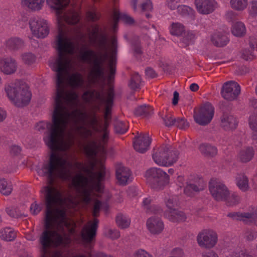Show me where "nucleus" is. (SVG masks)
I'll list each match as a JSON object with an SVG mask.
<instances>
[{"mask_svg": "<svg viewBox=\"0 0 257 257\" xmlns=\"http://www.w3.org/2000/svg\"><path fill=\"white\" fill-rule=\"evenodd\" d=\"M76 195L68 194L64 197L61 191H45L47 202L45 228L40 236L41 257H62L60 251L51 254L50 248L65 247L71 242L70 234L75 232V224L66 216L65 207L75 208L84 207L91 201L94 202L93 215H98L100 209L107 210L108 205L102 204L95 199V196L101 197L102 191H75ZM72 257H86L83 254H76Z\"/></svg>", "mask_w": 257, "mask_h": 257, "instance_id": "obj_1", "label": "nucleus"}, {"mask_svg": "<svg viewBox=\"0 0 257 257\" xmlns=\"http://www.w3.org/2000/svg\"><path fill=\"white\" fill-rule=\"evenodd\" d=\"M49 8L56 13L59 34L56 43L59 56L51 64V67L56 72L57 91L55 101H79L78 94L74 90L68 91L65 84L73 88H83L84 79L78 72L71 75L74 70L71 55L75 51V42L66 27V24H75L79 20V14L75 11H64L70 0H46Z\"/></svg>", "mask_w": 257, "mask_h": 257, "instance_id": "obj_2", "label": "nucleus"}, {"mask_svg": "<svg viewBox=\"0 0 257 257\" xmlns=\"http://www.w3.org/2000/svg\"><path fill=\"white\" fill-rule=\"evenodd\" d=\"M90 45L95 47V52L88 48L85 40H82V46L79 53V58L82 62L92 64V68L88 76L89 85L98 84L101 86L103 82V63L108 61L109 65V79L111 80L115 72L117 40L115 37L106 40V37L99 34L98 27L95 26L88 36Z\"/></svg>", "mask_w": 257, "mask_h": 257, "instance_id": "obj_3", "label": "nucleus"}, {"mask_svg": "<svg viewBox=\"0 0 257 257\" xmlns=\"http://www.w3.org/2000/svg\"><path fill=\"white\" fill-rule=\"evenodd\" d=\"M5 90L9 99L16 106L22 107L31 100L32 94L28 85L20 81L7 84Z\"/></svg>", "mask_w": 257, "mask_h": 257, "instance_id": "obj_4", "label": "nucleus"}, {"mask_svg": "<svg viewBox=\"0 0 257 257\" xmlns=\"http://www.w3.org/2000/svg\"><path fill=\"white\" fill-rule=\"evenodd\" d=\"M113 92L110 90L107 94L102 89L99 90H88L84 92L82 99L86 102L91 103L94 107L99 109L101 106L105 107L104 116L106 121L109 118L112 105Z\"/></svg>", "mask_w": 257, "mask_h": 257, "instance_id": "obj_5", "label": "nucleus"}, {"mask_svg": "<svg viewBox=\"0 0 257 257\" xmlns=\"http://www.w3.org/2000/svg\"><path fill=\"white\" fill-rule=\"evenodd\" d=\"M178 153L170 151V146L164 145L154 150L152 158L156 164L168 167L175 163L178 159Z\"/></svg>", "mask_w": 257, "mask_h": 257, "instance_id": "obj_6", "label": "nucleus"}, {"mask_svg": "<svg viewBox=\"0 0 257 257\" xmlns=\"http://www.w3.org/2000/svg\"><path fill=\"white\" fill-rule=\"evenodd\" d=\"M148 183L151 188L156 190L163 189L169 182V176L161 169L152 168L146 173Z\"/></svg>", "mask_w": 257, "mask_h": 257, "instance_id": "obj_7", "label": "nucleus"}, {"mask_svg": "<svg viewBox=\"0 0 257 257\" xmlns=\"http://www.w3.org/2000/svg\"><path fill=\"white\" fill-rule=\"evenodd\" d=\"M196 241L199 246L211 249L217 243L218 235L211 229H205L200 231L196 236Z\"/></svg>", "mask_w": 257, "mask_h": 257, "instance_id": "obj_8", "label": "nucleus"}, {"mask_svg": "<svg viewBox=\"0 0 257 257\" xmlns=\"http://www.w3.org/2000/svg\"><path fill=\"white\" fill-rule=\"evenodd\" d=\"M209 190L212 197L217 201H223L229 190L223 182L215 179L209 182Z\"/></svg>", "mask_w": 257, "mask_h": 257, "instance_id": "obj_9", "label": "nucleus"}, {"mask_svg": "<svg viewBox=\"0 0 257 257\" xmlns=\"http://www.w3.org/2000/svg\"><path fill=\"white\" fill-rule=\"evenodd\" d=\"M29 27L32 35L38 38H44L49 33L48 22L41 18H34L30 20Z\"/></svg>", "mask_w": 257, "mask_h": 257, "instance_id": "obj_10", "label": "nucleus"}, {"mask_svg": "<svg viewBox=\"0 0 257 257\" xmlns=\"http://www.w3.org/2000/svg\"><path fill=\"white\" fill-rule=\"evenodd\" d=\"M149 211L154 214L163 213L165 217L173 222H182L186 220L187 215L183 211L174 209L172 212H163L161 207L157 205H151Z\"/></svg>", "mask_w": 257, "mask_h": 257, "instance_id": "obj_11", "label": "nucleus"}, {"mask_svg": "<svg viewBox=\"0 0 257 257\" xmlns=\"http://www.w3.org/2000/svg\"><path fill=\"white\" fill-rule=\"evenodd\" d=\"M214 115V108L210 104H207L201 107L198 111L194 114L195 121L200 125H205L210 122Z\"/></svg>", "mask_w": 257, "mask_h": 257, "instance_id": "obj_12", "label": "nucleus"}, {"mask_svg": "<svg viewBox=\"0 0 257 257\" xmlns=\"http://www.w3.org/2000/svg\"><path fill=\"white\" fill-rule=\"evenodd\" d=\"M98 220L94 219L89 221L83 227L81 232L82 242L85 244H90L96 235Z\"/></svg>", "mask_w": 257, "mask_h": 257, "instance_id": "obj_13", "label": "nucleus"}, {"mask_svg": "<svg viewBox=\"0 0 257 257\" xmlns=\"http://www.w3.org/2000/svg\"><path fill=\"white\" fill-rule=\"evenodd\" d=\"M240 92V86L234 81H229L224 83L221 91L222 97L228 100L235 99L238 96Z\"/></svg>", "mask_w": 257, "mask_h": 257, "instance_id": "obj_14", "label": "nucleus"}, {"mask_svg": "<svg viewBox=\"0 0 257 257\" xmlns=\"http://www.w3.org/2000/svg\"><path fill=\"white\" fill-rule=\"evenodd\" d=\"M194 5L197 12L202 15L210 14L217 7L215 0H194Z\"/></svg>", "mask_w": 257, "mask_h": 257, "instance_id": "obj_15", "label": "nucleus"}, {"mask_svg": "<svg viewBox=\"0 0 257 257\" xmlns=\"http://www.w3.org/2000/svg\"><path fill=\"white\" fill-rule=\"evenodd\" d=\"M18 69L16 60L12 57L0 58V71L5 75L15 73Z\"/></svg>", "mask_w": 257, "mask_h": 257, "instance_id": "obj_16", "label": "nucleus"}, {"mask_svg": "<svg viewBox=\"0 0 257 257\" xmlns=\"http://www.w3.org/2000/svg\"><path fill=\"white\" fill-rule=\"evenodd\" d=\"M146 225L149 232L153 234L160 233L164 228V223L159 217H150L148 219Z\"/></svg>", "mask_w": 257, "mask_h": 257, "instance_id": "obj_17", "label": "nucleus"}, {"mask_svg": "<svg viewBox=\"0 0 257 257\" xmlns=\"http://www.w3.org/2000/svg\"><path fill=\"white\" fill-rule=\"evenodd\" d=\"M151 144V140L148 134L142 135L136 138L134 142L135 150L141 153L147 151Z\"/></svg>", "mask_w": 257, "mask_h": 257, "instance_id": "obj_18", "label": "nucleus"}, {"mask_svg": "<svg viewBox=\"0 0 257 257\" xmlns=\"http://www.w3.org/2000/svg\"><path fill=\"white\" fill-rule=\"evenodd\" d=\"M228 216L233 219L246 221L248 220L253 221L257 219V207L251 208L249 212H233L230 213Z\"/></svg>", "mask_w": 257, "mask_h": 257, "instance_id": "obj_19", "label": "nucleus"}, {"mask_svg": "<svg viewBox=\"0 0 257 257\" xmlns=\"http://www.w3.org/2000/svg\"><path fill=\"white\" fill-rule=\"evenodd\" d=\"M116 178L119 184H126L131 179V173L130 169L122 166L118 167L116 171Z\"/></svg>", "mask_w": 257, "mask_h": 257, "instance_id": "obj_20", "label": "nucleus"}, {"mask_svg": "<svg viewBox=\"0 0 257 257\" xmlns=\"http://www.w3.org/2000/svg\"><path fill=\"white\" fill-rule=\"evenodd\" d=\"M5 47L11 51H16L21 49L24 46L23 40L18 37H11L4 42Z\"/></svg>", "mask_w": 257, "mask_h": 257, "instance_id": "obj_21", "label": "nucleus"}, {"mask_svg": "<svg viewBox=\"0 0 257 257\" xmlns=\"http://www.w3.org/2000/svg\"><path fill=\"white\" fill-rule=\"evenodd\" d=\"M45 0H21L22 5L28 10L37 12L42 9Z\"/></svg>", "mask_w": 257, "mask_h": 257, "instance_id": "obj_22", "label": "nucleus"}, {"mask_svg": "<svg viewBox=\"0 0 257 257\" xmlns=\"http://www.w3.org/2000/svg\"><path fill=\"white\" fill-rule=\"evenodd\" d=\"M236 186L242 192H246L249 189L248 179L244 174H237L235 178Z\"/></svg>", "mask_w": 257, "mask_h": 257, "instance_id": "obj_23", "label": "nucleus"}, {"mask_svg": "<svg viewBox=\"0 0 257 257\" xmlns=\"http://www.w3.org/2000/svg\"><path fill=\"white\" fill-rule=\"evenodd\" d=\"M237 124L236 119L231 115L224 114L221 118V125L225 130H233Z\"/></svg>", "mask_w": 257, "mask_h": 257, "instance_id": "obj_24", "label": "nucleus"}, {"mask_svg": "<svg viewBox=\"0 0 257 257\" xmlns=\"http://www.w3.org/2000/svg\"><path fill=\"white\" fill-rule=\"evenodd\" d=\"M17 236V232L11 227H4L0 229V239L6 241H12Z\"/></svg>", "mask_w": 257, "mask_h": 257, "instance_id": "obj_25", "label": "nucleus"}, {"mask_svg": "<svg viewBox=\"0 0 257 257\" xmlns=\"http://www.w3.org/2000/svg\"><path fill=\"white\" fill-rule=\"evenodd\" d=\"M131 4L135 11L137 10L139 7H140L143 11H150L153 9L150 0H132Z\"/></svg>", "mask_w": 257, "mask_h": 257, "instance_id": "obj_26", "label": "nucleus"}, {"mask_svg": "<svg viewBox=\"0 0 257 257\" xmlns=\"http://www.w3.org/2000/svg\"><path fill=\"white\" fill-rule=\"evenodd\" d=\"M211 41L217 47L226 45L228 41L227 36L220 32H215L211 36Z\"/></svg>", "mask_w": 257, "mask_h": 257, "instance_id": "obj_27", "label": "nucleus"}, {"mask_svg": "<svg viewBox=\"0 0 257 257\" xmlns=\"http://www.w3.org/2000/svg\"><path fill=\"white\" fill-rule=\"evenodd\" d=\"M164 202L166 207V210L164 212H172L178 206L179 199L176 195H169L165 197Z\"/></svg>", "mask_w": 257, "mask_h": 257, "instance_id": "obj_28", "label": "nucleus"}, {"mask_svg": "<svg viewBox=\"0 0 257 257\" xmlns=\"http://www.w3.org/2000/svg\"><path fill=\"white\" fill-rule=\"evenodd\" d=\"M112 18L113 20V30L114 31H115L116 28V23L118 20L121 19L125 23L131 24H132L134 22L133 19L130 17V16L126 15H121L118 10L116 9H114L113 11L112 14Z\"/></svg>", "mask_w": 257, "mask_h": 257, "instance_id": "obj_29", "label": "nucleus"}, {"mask_svg": "<svg viewBox=\"0 0 257 257\" xmlns=\"http://www.w3.org/2000/svg\"><path fill=\"white\" fill-rule=\"evenodd\" d=\"M253 156L254 150L253 148L248 147L240 150L238 155V157L240 161L246 163L250 161Z\"/></svg>", "mask_w": 257, "mask_h": 257, "instance_id": "obj_30", "label": "nucleus"}, {"mask_svg": "<svg viewBox=\"0 0 257 257\" xmlns=\"http://www.w3.org/2000/svg\"><path fill=\"white\" fill-rule=\"evenodd\" d=\"M240 201V197L235 192L228 191V194L223 202L227 206H232L237 205Z\"/></svg>", "mask_w": 257, "mask_h": 257, "instance_id": "obj_31", "label": "nucleus"}, {"mask_svg": "<svg viewBox=\"0 0 257 257\" xmlns=\"http://www.w3.org/2000/svg\"><path fill=\"white\" fill-rule=\"evenodd\" d=\"M20 59L22 62L25 65L31 66L36 61V55L32 52H26L21 54Z\"/></svg>", "mask_w": 257, "mask_h": 257, "instance_id": "obj_32", "label": "nucleus"}, {"mask_svg": "<svg viewBox=\"0 0 257 257\" xmlns=\"http://www.w3.org/2000/svg\"><path fill=\"white\" fill-rule=\"evenodd\" d=\"M169 31L172 35L181 36L185 31L184 25L179 22L172 23L169 27Z\"/></svg>", "mask_w": 257, "mask_h": 257, "instance_id": "obj_33", "label": "nucleus"}, {"mask_svg": "<svg viewBox=\"0 0 257 257\" xmlns=\"http://www.w3.org/2000/svg\"><path fill=\"white\" fill-rule=\"evenodd\" d=\"M247 0H230V7L234 10L237 12H242L245 10L248 6Z\"/></svg>", "mask_w": 257, "mask_h": 257, "instance_id": "obj_34", "label": "nucleus"}, {"mask_svg": "<svg viewBox=\"0 0 257 257\" xmlns=\"http://www.w3.org/2000/svg\"><path fill=\"white\" fill-rule=\"evenodd\" d=\"M116 223L120 228L125 229L130 226L131 219L125 215L119 214L116 217Z\"/></svg>", "mask_w": 257, "mask_h": 257, "instance_id": "obj_35", "label": "nucleus"}, {"mask_svg": "<svg viewBox=\"0 0 257 257\" xmlns=\"http://www.w3.org/2000/svg\"><path fill=\"white\" fill-rule=\"evenodd\" d=\"M200 151L206 156H213L217 154L216 148L210 145L202 144L199 147Z\"/></svg>", "mask_w": 257, "mask_h": 257, "instance_id": "obj_36", "label": "nucleus"}, {"mask_svg": "<svg viewBox=\"0 0 257 257\" xmlns=\"http://www.w3.org/2000/svg\"><path fill=\"white\" fill-rule=\"evenodd\" d=\"M245 26L241 22H236L232 25L231 32L234 36H241L245 33Z\"/></svg>", "mask_w": 257, "mask_h": 257, "instance_id": "obj_37", "label": "nucleus"}, {"mask_svg": "<svg viewBox=\"0 0 257 257\" xmlns=\"http://www.w3.org/2000/svg\"><path fill=\"white\" fill-rule=\"evenodd\" d=\"M13 188L11 183L4 179H0V192L5 195H9L12 191Z\"/></svg>", "mask_w": 257, "mask_h": 257, "instance_id": "obj_38", "label": "nucleus"}, {"mask_svg": "<svg viewBox=\"0 0 257 257\" xmlns=\"http://www.w3.org/2000/svg\"><path fill=\"white\" fill-rule=\"evenodd\" d=\"M177 12L182 16H189L190 17H194L195 13L192 8L185 5L178 6Z\"/></svg>", "mask_w": 257, "mask_h": 257, "instance_id": "obj_39", "label": "nucleus"}, {"mask_svg": "<svg viewBox=\"0 0 257 257\" xmlns=\"http://www.w3.org/2000/svg\"><path fill=\"white\" fill-rule=\"evenodd\" d=\"M128 125L127 122L120 120H117L114 124L115 132L119 134H122L127 131Z\"/></svg>", "mask_w": 257, "mask_h": 257, "instance_id": "obj_40", "label": "nucleus"}, {"mask_svg": "<svg viewBox=\"0 0 257 257\" xmlns=\"http://www.w3.org/2000/svg\"><path fill=\"white\" fill-rule=\"evenodd\" d=\"M153 112V109L149 105H144L138 107L135 113L138 115H148L151 114Z\"/></svg>", "mask_w": 257, "mask_h": 257, "instance_id": "obj_41", "label": "nucleus"}, {"mask_svg": "<svg viewBox=\"0 0 257 257\" xmlns=\"http://www.w3.org/2000/svg\"><path fill=\"white\" fill-rule=\"evenodd\" d=\"M163 119L167 126H172L176 123V119L173 116L171 112H167Z\"/></svg>", "mask_w": 257, "mask_h": 257, "instance_id": "obj_42", "label": "nucleus"}, {"mask_svg": "<svg viewBox=\"0 0 257 257\" xmlns=\"http://www.w3.org/2000/svg\"><path fill=\"white\" fill-rule=\"evenodd\" d=\"M141 82V76L138 73H136L132 77L129 85L132 89H136L139 87Z\"/></svg>", "mask_w": 257, "mask_h": 257, "instance_id": "obj_43", "label": "nucleus"}, {"mask_svg": "<svg viewBox=\"0 0 257 257\" xmlns=\"http://www.w3.org/2000/svg\"><path fill=\"white\" fill-rule=\"evenodd\" d=\"M184 187V192L188 196L191 195L194 192L199 191L203 189L202 187L198 188L192 184H187Z\"/></svg>", "mask_w": 257, "mask_h": 257, "instance_id": "obj_44", "label": "nucleus"}, {"mask_svg": "<svg viewBox=\"0 0 257 257\" xmlns=\"http://www.w3.org/2000/svg\"><path fill=\"white\" fill-rule=\"evenodd\" d=\"M104 234L107 237L111 239H117L120 236L119 232L116 229L106 228Z\"/></svg>", "mask_w": 257, "mask_h": 257, "instance_id": "obj_45", "label": "nucleus"}, {"mask_svg": "<svg viewBox=\"0 0 257 257\" xmlns=\"http://www.w3.org/2000/svg\"><path fill=\"white\" fill-rule=\"evenodd\" d=\"M248 123L251 130L257 132V114H253L250 115Z\"/></svg>", "mask_w": 257, "mask_h": 257, "instance_id": "obj_46", "label": "nucleus"}, {"mask_svg": "<svg viewBox=\"0 0 257 257\" xmlns=\"http://www.w3.org/2000/svg\"><path fill=\"white\" fill-rule=\"evenodd\" d=\"M42 208V204L41 203H37L35 202L32 203L30 207V211L33 215H36L39 213Z\"/></svg>", "mask_w": 257, "mask_h": 257, "instance_id": "obj_47", "label": "nucleus"}, {"mask_svg": "<svg viewBox=\"0 0 257 257\" xmlns=\"http://www.w3.org/2000/svg\"><path fill=\"white\" fill-rule=\"evenodd\" d=\"M175 125L181 129H185L188 126L189 124L184 118H178L176 119Z\"/></svg>", "mask_w": 257, "mask_h": 257, "instance_id": "obj_48", "label": "nucleus"}, {"mask_svg": "<svg viewBox=\"0 0 257 257\" xmlns=\"http://www.w3.org/2000/svg\"><path fill=\"white\" fill-rule=\"evenodd\" d=\"M6 211L8 215L13 217L17 218L21 215L16 208L12 207L7 208L6 209Z\"/></svg>", "mask_w": 257, "mask_h": 257, "instance_id": "obj_49", "label": "nucleus"}, {"mask_svg": "<svg viewBox=\"0 0 257 257\" xmlns=\"http://www.w3.org/2000/svg\"><path fill=\"white\" fill-rule=\"evenodd\" d=\"M253 53L249 50H245L243 51L242 54V58L246 60H251L254 58Z\"/></svg>", "mask_w": 257, "mask_h": 257, "instance_id": "obj_50", "label": "nucleus"}, {"mask_svg": "<svg viewBox=\"0 0 257 257\" xmlns=\"http://www.w3.org/2000/svg\"><path fill=\"white\" fill-rule=\"evenodd\" d=\"M257 233L253 230H247L245 233V237L248 240H252L256 238Z\"/></svg>", "mask_w": 257, "mask_h": 257, "instance_id": "obj_51", "label": "nucleus"}, {"mask_svg": "<svg viewBox=\"0 0 257 257\" xmlns=\"http://www.w3.org/2000/svg\"><path fill=\"white\" fill-rule=\"evenodd\" d=\"M250 15L254 16L257 15V2L252 1L251 4V7L249 10Z\"/></svg>", "mask_w": 257, "mask_h": 257, "instance_id": "obj_52", "label": "nucleus"}, {"mask_svg": "<svg viewBox=\"0 0 257 257\" xmlns=\"http://www.w3.org/2000/svg\"><path fill=\"white\" fill-rule=\"evenodd\" d=\"M22 149L21 147L17 145L12 146L11 149V153L13 155H18L21 152Z\"/></svg>", "mask_w": 257, "mask_h": 257, "instance_id": "obj_53", "label": "nucleus"}, {"mask_svg": "<svg viewBox=\"0 0 257 257\" xmlns=\"http://www.w3.org/2000/svg\"><path fill=\"white\" fill-rule=\"evenodd\" d=\"M167 5L171 10H175L178 7L177 5V1L176 0H167Z\"/></svg>", "mask_w": 257, "mask_h": 257, "instance_id": "obj_54", "label": "nucleus"}, {"mask_svg": "<svg viewBox=\"0 0 257 257\" xmlns=\"http://www.w3.org/2000/svg\"><path fill=\"white\" fill-rule=\"evenodd\" d=\"M202 257H219V255L216 252L211 250L202 253Z\"/></svg>", "mask_w": 257, "mask_h": 257, "instance_id": "obj_55", "label": "nucleus"}, {"mask_svg": "<svg viewBox=\"0 0 257 257\" xmlns=\"http://www.w3.org/2000/svg\"><path fill=\"white\" fill-rule=\"evenodd\" d=\"M87 18L92 21H95L97 19V16L95 12H89L87 14Z\"/></svg>", "mask_w": 257, "mask_h": 257, "instance_id": "obj_56", "label": "nucleus"}, {"mask_svg": "<svg viewBox=\"0 0 257 257\" xmlns=\"http://www.w3.org/2000/svg\"><path fill=\"white\" fill-rule=\"evenodd\" d=\"M146 75L150 77H154L156 76V73L153 69L148 68L146 70Z\"/></svg>", "mask_w": 257, "mask_h": 257, "instance_id": "obj_57", "label": "nucleus"}, {"mask_svg": "<svg viewBox=\"0 0 257 257\" xmlns=\"http://www.w3.org/2000/svg\"><path fill=\"white\" fill-rule=\"evenodd\" d=\"M232 257H252L249 254L244 252L240 251L238 253H235Z\"/></svg>", "mask_w": 257, "mask_h": 257, "instance_id": "obj_58", "label": "nucleus"}, {"mask_svg": "<svg viewBox=\"0 0 257 257\" xmlns=\"http://www.w3.org/2000/svg\"><path fill=\"white\" fill-rule=\"evenodd\" d=\"M7 117L6 111L0 107V122L3 121Z\"/></svg>", "mask_w": 257, "mask_h": 257, "instance_id": "obj_59", "label": "nucleus"}, {"mask_svg": "<svg viewBox=\"0 0 257 257\" xmlns=\"http://www.w3.org/2000/svg\"><path fill=\"white\" fill-rule=\"evenodd\" d=\"M179 94L177 91H175L173 93V98L172 103L174 105H176L179 100Z\"/></svg>", "mask_w": 257, "mask_h": 257, "instance_id": "obj_60", "label": "nucleus"}, {"mask_svg": "<svg viewBox=\"0 0 257 257\" xmlns=\"http://www.w3.org/2000/svg\"><path fill=\"white\" fill-rule=\"evenodd\" d=\"M152 201V199L150 197H146L144 198L143 200V205L145 207L147 208L148 207V205L151 203Z\"/></svg>", "mask_w": 257, "mask_h": 257, "instance_id": "obj_61", "label": "nucleus"}, {"mask_svg": "<svg viewBox=\"0 0 257 257\" xmlns=\"http://www.w3.org/2000/svg\"><path fill=\"white\" fill-rule=\"evenodd\" d=\"M190 88L192 91H196L198 89L199 86L196 83H192L190 85Z\"/></svg>", "mask_w": 257, "mask_h": 257, "instance_id": "obj_62", "label": "nucleus"}, {"mask_svg": "<svg viewBox=\"0 0 257 257\" xmlns=\"http://www.w3.org/2000/svg\"><path fill=\"white\" fill-rule=\"evenodd\" d=\"M136 188L134 187H131L129 188L128 191V195L130 196H134L135 195V193H136Z\"/></svg>", "mask_w": 257, "mask_h": 257, "instance_id": "obj_63", "label": "nucleus"}, {"mask_svg": "<svg viewBox=\"0 0 257 257\" xmlns=\"http://www.w3.org/2000/svg\"><path fill=\"white\" fill-rule=\"evenodd\" d=\"M90 257H92L91 254L90 255ZM94 257H112V256H111L110 255H106V254H105L103 253L99 252V253H97L95 255Z\"/></svg>", "mask_w": 257, "mask_h": 257, "instance_id": "obj_64", "label": "nucleus"}]
</instances>
